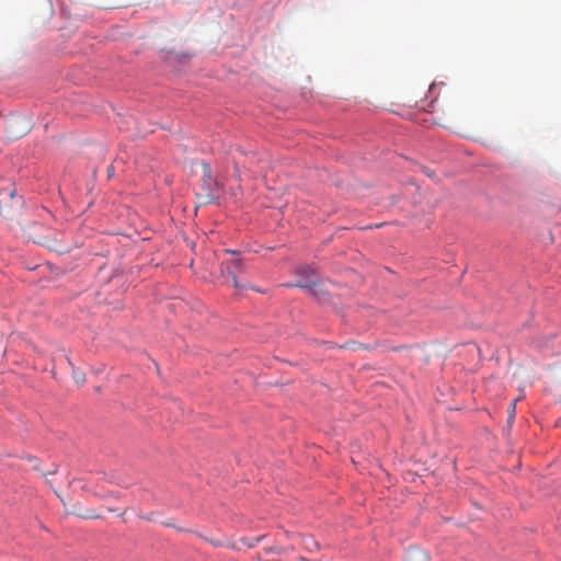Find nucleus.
Here are the masks:
<instances>
[{"label":"nucleus","mask_w":561,"mask_h":561,"mask_svg":"<svg viewBox=\"0 0 561 561\" xmlns=\"http://www.w3.org/2000/svg\"><path fill=\"white\" fill-rule=\"evenodd\" d=\"M245 266L241 259H230L221 263V276L230 284L236 290L241 291L251 288L249 283L239 280L238 276L242 274ZM252 289H254L252 287Z\"/></svg>","instance_id":"obj_1"},{"label":"nucleus","mask_w":561,"mask_h":561,"mask_svg":"<svg viewBox=\"0 0 561 561\" xmlns=\"http://www.w3.org/2000/svg\"><path fill=\"white\" fill-rule=\"evenodd\" d=\"M73 378L78 383H83L85 380L84 374L77 370H73Z\"/></svg>","instance_id":"obj_7"},{"label":"nucleus","mask_w":561,"mask_h":561,"mask_svg":"<svg viewBox=\"0 0 561 561\" xmlns=\"http://www.w3.org/2000/svg\"><path fill=\"white\" fill-rule=\"evenodd\" d=\"M0 216L5 219H12L22 206V198L14 191L0 193Z\"/></svg>","instance_id":"obj_3"},{"label":"nucleus","mask_w":561,"mask_h":561,"mask_svg":"<svg viewBox=\"0 0 561 561\" xmlns=\"http://www.w3.org/2000/svg\"><path fill=\"white\" fill-rule=\"evenodd\" d=\"M297 275L300 277L296 283L289 286L299 287L309 290L312 295H318L319 277L314 270L309 266H300L297 270Z\"/></svg>","instance_id":"obj_2"},{"label":"nucleus","mask_w":561,"mask_h":561,"mask_svg":"<svg viewBox=\"0 0 561 561\" xmlns=\"http://www.w3.org/2000/svg\"><path fill=\"white\" fill-rule=\"evenodd\" d=\"M267 552H275V553H283V548H278V547H274V548H268L266 549Z\"/></svg>","instance_id":"obj_8"},{"label":"nucleus","mask_w":561,"mask_h":561,"mask_svg":"<svg viewBox=\"0 0 561 561\" xmlns=\"http://www.w3.org/2000/svg\"><path fill=\"white\" fill-rule=\"evenodd\" d=\"M428 560H430L428 554L419 548L409 549L404 557V561H428Z\"/></svg>","instance_id":"obj_4"},{"label":"nucleus","mask_w":561,"mask_h":561,"mask_svg":"<svg viewBox=\"0 0 561 561\" xmlns=\"http://www.w3.org/2000/svg\"><path fill=\"white\" fill-rule=\"evenodd\" d=\"M264 538V536H259V537H255V538H252V539H245L243 538L241 541L247 545L249 548H253L255 547L262 539Z\"/></svg>","instance_id":"obj_6"},{"label":"nucleus","mask_w":561,"mask_h":561,"mask_svg":"<svg viewBox=\"0 0 561 561\" xmlns=\"http://www.w3.org/2000/svg\"><path fill=\"white\" fill-rule=\"evenodd\" d=\"M26 129H27V128H24V129H23L22 131H20V133H13V134H12V137H14V138H19V137H21V136L26 131Z\"/></svg>","instance_id":"obj_10"},{"label":"nucleus","mask_w":561,"mask_h":561,"mask_svg":"<svg viewBox=\"0 0 561 561\" xmlns=\"http://www.w3.org/2000/svg\"><path fill=\"white\" fill-rule=\"evenodd\" d=\"M14 123H15V121H11V122L9 123V127H12Z\"/></svg>","instance_id":"obj_13"},{"label":"nucleus","mask_w":561,"mask_h":561,"mask_svg":"<svg viewBox=\"0 0 561 561\" xmlns=\"http://www.w3.org/2000/svg\"><path fill=\"white\" fill-rule=\"evenodd\" d=\"M71 513L80 518H100V515L88 508H75Z\"/></svg>","instance_id":"obj_5"},{"label":"nucleus","mask_w":561,"mask_h":561,"mask_svg":"<svg viewBox=\"0 0 561 561\" xmlns=\"http://www.w3.org/2000/svg\"><path fill=\"white\" fill-rule=\"evenodd\" d=\"M204 168L207 172H209V165L208 164H204Z\"/></svg>","instance_id":"obj_12"},{"label":"nucleus","mask_w":561,"mask_h":561,"mask_svg":"<svg viewBox=\"0 0 561 561\" xmlns=\"http://www.w3.org/2000/svg\"><path fill=\"white\" fill-rule=\"evenodd\" d=\"M299 561H310L309 559L305 558V557H300L299 558Z\"/></svg>","instance_id":"obj_11"},{"label":"nucleus","mask_w":561,"mask_h":561,"mask_svg":"<svg viewBox=\"0 0 561 561\" xmlns=\"http://www.w3.org/2000/svg\"><path fill=\"white\" fill-rule=\"evenodd\" d=\"M515 405H516V400L511 403V408H510L511 419L513 417V415L515 413Z\"/></svg>","instance_id":"obj_9"}]
</instances>
